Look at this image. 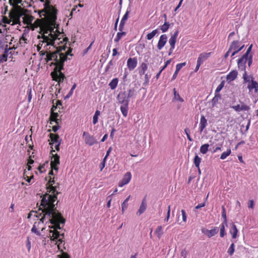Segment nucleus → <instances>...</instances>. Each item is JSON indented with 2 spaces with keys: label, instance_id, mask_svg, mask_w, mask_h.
Wrapping results in <instances>:
<instances>
[{
  "label": "nucleus",
  "instance_id": "nucleus-11",
  "mask_svg": "<svg viewBox=\"0 0 258 258\" xmlns=\"http://www.w3.org/2000/svg\"><path fill=\"white\" fill-rule=\"evenodd\" d=\"M131 10L130 8H128L125 14L123 16L121 20V21L120 22V24L119 25V28L118 30L119 31L122 32L123 31L124 28V26L125 23V21L128 19V14L130 13Z\"/></svg>",
  "mask_w": 258,
  "mask_h": 258
},
{
  "label": "nucleus",
  "instance_id": "nucleus-33",
  "mask_svg": "<svg viewBox=\"0 0 258 258\" xmlns=\"http://www.w3.org/2000/svg\"><path fill=\"white\" fill-rule=\"evenodd\" d=\"M201 160H202V159L200 157H199L198 155H196V156L194 158V163L195 166L198 169H199L200 164L201 162Z\"/></svg>",
  "mask_w": 258,
  "mask_h": 258
},
{
  "label": "nucleus",
  "instance_id": "nucleus-61",
  "mask_svg": "<svg viewBox=\"0 0 258 258\" xmlns=\"http://www.w3.org/2000/svg\"><path fill=\"white\" fill-rule=\"evenodd\" d=\"M248 54H249L245 53L240 58H243V60L245 61V62H246L248 59Z\"/></svg>",
  "mask_w": 258,
  "mask_h": 258
},
{
  "label": "nucleus",
  "instance_id": "nucleus-32",
  "mask_svg": "<svg viewBox=\"0 0 258 258\" xmlns=\"http://www.w3.org/2000/svg\"><path fill=\"white\" fill-rule=\"evenodd\" d=\"M209 145L208 144H205L202 145L200 147V152L203 154H205L208 151Z\"/></svg>",
  "mask_w": 258,
  "mask_h": 258
},
{
  "label": "nucleus",
  "instance_id": "nucleus-6",
  "mask_svg": "<svg viewBox=\"0 0 258 258\" xmlns=\"http://www.w3.org/2000/svg\"><path fill=\"white\" fill-rule=\"evenodd\" d=\"M84 142L87 145L91 146L95 144H97L98 141L93 136L90 135L88 133L84 132L83 134Z\"/></svg>",
  "mask_w": 258,
  "mask_h": 258
},
{
  "label": "nucleus",
  "instance_id": "nucleus-62",
  "mask_svg": "<svg viewBox=\"0 0 258 258\" xmlns=\"http://www.w3.org/2000/svg\"><path fill=\"white\" fill-rule=\"evenodd\" d=\"M98 116H93V124H95L97 123L98 122Z\"/></svg>",
  "mask_w": 258,
  "mask_h": 258
},
{
  "label": "nucleus",
  "instance_id": "nucleus-64",
  "mask_svg": "<svg viewBox=\"0 0 258 258\" xmlns=\"http://www.w3.org/2000/svg\"><path fill=\"white\" fill-rule=\"evenodd\" d=\"M59 128H60V126H59V125L53 126L52 127V131L54 132H56Z\"/></svg>",
  "mask_w": 258,
  "mask_h": 258
},
{
  "label": "nucleus",
  "instance_id": "nucleus-41",
  "mask_svg": "<svg viewBox=\"0 0 258 258\" xmlns=\"http://www.w3.org/2000/svg\"><path fill=\"white\" fill-rule=\"evenodd\" d=\"M7 32V29L6 26L4 25H0V37L4 36Z\"/></svg>",
  "mask_w": 258,
  "mask_h": 258
},
{
  "label": "nucleus",
  "instance_id": "nucleus-44",
  "mask_svg": "<svg viewBox=\"0 0 258 258\" xmlns=\"http://www.w3.org/2000/svg\"><path fill=\"white\" fill-rule=\"evenodd\" d=\"M235 245L233 243H231L229 248L228 249L227 252L229 253L230 255H232L234 253L235 250Z\"/></svg>",
  "mask_w": 258,
  "mask_h": 258
},
{
  "label": "nucleus",
  "instance_id": "nucleus-25",
  "mask_svg": "<svg viewBox=\"0 0 258 258\" xmlns=\"http://www.w3.org/2000/svg\"><path fill=\"white\" fill-rule=\"evenodd\" d=\"M237 72L236 70H233L227 75L226 78L228 81H232L234 80L237 76Z\"/></svg>",
  "mask_w": 258,
  "mask_h": 258
},
{
  "label": "nucleus",
  "instance_id": "nucleus-47",
  "mask_svg": "<svg viewBox=\"0 0 258 258\" xmlns=\"http://www.w3.org/2000/svg\"><path fill=\"white\" fill-rule=\"evenodd\" d=\"M220 236L223 237L226 235L225 227L223 225H220Z\"/></svg>",
  "mask_w": 258,
  "mask_h": 258
},
{
  "label": "nucleus",
  "instance_id": "nucleus-57",
  "mask_svg": "<svg viewBox=\"0 0 258 258\" xmlns=\"http://www.w3.org/2000/svg\"><path fill=\"white\" fill-rule=\"evenodd\" d=\"M106 158H104L102 162L101 163L100 165V170L102 171V169L104 168L105 165V162H106Z\"/></svg>",
  "mask_w": 258,
  "mask_h": 258
},
{
  "label": "nucleus",
  "instance_id": "nucleus-30",
  "mask_svg": "<svg viewBox=\"0 0 258 258\" xmlns=\"http://www.w3.org/2000/svg\"><path fill=\"white\" fill-rule=\"evenodd\" d=\"M8 56V50L6 48L4 53L0 55V63H3L6 61Z\"/></svg>",
  "mask_w": 258,
  "mask_h": 258
},
{
  "label": "nucleus",
  "instance_id": "nucleus-27",
  "mask_svg": "<svg viewBox=\"0 0 258 258\" xmlns=\"http://www.w3.org/2000/svg\"><path fill=\"white\" fill-rule=\"evenodd\" d=\"M246 62H245V61L243 60V58H240L238 60V67L239 70H241V71H243L244 72L246 71L245 70V63Z\"/></svg>",
  "mask_w": 258,
  "mask_h": 258
},
{
  "label": "nucleus",
  "instance_id": "nucleus-37",
  "mask_svg": "<svg viewBox=\"0 0 258 258\" xmlns=\"http://www.w3.org/2000/svg\"><path fill=\"white\" fill-rule=\"evenodd\" d=\"M173 93H174V99L177 101H179L181 102H183V99L180 97L179 94L177 92L176 89H173Z\"/></svg>",
  "mask_w": 258,
  "mask_h": 258
},
{
  "label": "nucleus",
  "instance_id": "nucleus-28",
  "mask_svg": "<svg viewBox=\"0 0 258 258\" xmlns=\"http://www.w3.org/2000/svg\"><path fill=\"white\" fill-rule=\"evenodd\" d=\"M118 83V79L116 78H114L109 83L108 85L111 90H114L117 87Z\"/></svg>",
  "mask_w": 258,
  "mask_h": 258
},
{
  "label": "nucleus",
  "instance_id": "nucleus-34",
  "mask_svg": "<svg viewBox=\"0 0 258 258\" xmlns=\"http://www.w3.org/2000/svg\"><path fill=\"white\" fill-rule=\"evenodd\" d=\"M155 233L157 235L158 238L160 239L163 233L162 227L161 226H158L155 231Z\"/></svg>",
  "mask_w": 258,
  "mask_h": 258
},
{
  "label": "nucleus",
  "instance_id": "nucleus-40",
  "mask_svg": "<svg viewBox=\"0 0 258 258\" xmlns=\"http://www.w3.org/2000/svg\"><path fill=\"white\" fill-rule=\"evenodd\" d=\"M220 99L221 95L218 93H215L214 97L212 100V105L214 106L218 102V100Z\"/></svg>",
  "mask_w": 258,
  "mask_h": 258
},
{
  "label": "nucleus",
  "instance_id": "nucleus-24",
  "mask_svg": "<svg viewBox=\"0 0 258 258\" xmlns=\"http://www.w3.org/2000/svg\"><path fill=\"white\" fill-rule=\"evenodd\" d=\"M49 136L51 139V141L52 143H49L50 145H52L53 144H57L58 142H61V140H59V137L57 134H50Z\"/></svg>",
  "mask_w": 258,
  "mask_h": 258
},
{
  "label": "nucleus",
  "instance_id": "nucleus-21",
  "mask_svg": "<svg viewBox=\"0 0 258 258\" xmlns=\"http://www.w3.org/2000/svg\"><path fill=\"white\" fill-rule=\"evenodd\" d=\"M50 119L51 121H54L56 124H58L60 121V119L57 118L58 114L57 112H53V108L50 110Z\"/></svg>",
  "mask_w": 258,
  "mask_h": 258
},
{
  "label": "nucleus",
  "instance_id": "nucleus-49",
  "mask_svg": "<svg viewBox=\"0 0 258 258\" xmlns=\"http://www.w3.org/2000/svg\"><path fill=\"white\" fill-rule=\"evenodd\" d=\"M32 89L31 88H28L27 90V95H28V101L30 102L32 99V94H31Z\"/></svg>",
  "mask_w": 258,
  "mask_h": 258
},
{
  "label": "nucleus",
  "instance_id": "nucleus-59",
  "mask_svg": "<svg viewBox=\"0 0 258 258\" xmlns=\"http://www.w3.org/2000/svg\"><path fill=\"white\" fill-rule=\"evenodd\" d=\"M248 208L253 209L254 207V202L253 200H250L249 201V203L248 205Z\"/></svg>",
  "mask_w": 258,
  "mask_h": 258
},
{
  "label": "nucleus",
  "instance_id": "nucleus-55",
  "mask_svg": "<svg viewBox=\"0 0 258 258\" xmlns=\"http://www.w3.org/2000/svg\"><path fill=\"white\" fill-rule=\"evenodd\" d=\"M187 253V251L185 249H183L181 251V256H182L183 258H186Z\"/></svg>",
  "mask_w": 258,
  "mask_h": 258
},
{
  "label": "nucleus",
  "instance_id": "nucleus-36",
  "mask_svg": "<svg viewBox=\"0 0 258 258\" xmlns=\"http://www.w3.org/2000/svg\"><path fill=\"white\" fill-rule=\"evenodd\" d=\"M170 24L167 21H165V22L163 25L161 26L160 29L162 30V32H165L167 31L169 28Z\"/></svg>",
  "mask_w": 258,
  "mask_h": 258
},
{
  "label": "nucleus",
  "instance_id": "nucleus-15",
  "mask_svg": "<svg viewBox=\"0 0 258 258\" xmlns=\"http://www.w3.org/2000/svg\"><path fill=\"white\" fill-rule=\"evenodd\" d=\"M247 88L248 89L249 93L251 92L253 90H254V92L255 93H257L258 92V83L256 81H252L250 84H248L247 86Z\"/></svg>",
  "mask_w": 258,
  "mask_h": 258
},
{
  "label": "nucleus",
  "instance_id": "nucleus-19",
  "mask_svg": "<svg viewBox=\"0 0 258 258\" xmlns=\"http://www.w3.org/2000/svg\"><path fill=\"white\" fill-rule=\"evenodd\" d=\"M211 52H203L201 53L198 58V61L203 64L211 55Z\"/></svg>",
  "mask_w": 258,
  "mask_h": 258
},
{
  "label": "nucleus",
  "instance_id": "nucleus-5",
  "mask_svg": "<svg viewBox=\"0 0 258 258\" xmlns=\"http://www.w3.org/2000/svg\"><path fill=\"white\" fill-rule=\"evenodd\" d=\"M53 230H50L49 233H52V235L49 234V237L51 241H56L57 240L60 243H61L63 241V238L64 236V233L60 234L57 231L58 228H52Z\"/></svg>",
  "mask_w": 258,
  "mask_h": 258
},
{
  "label": "nucleus",
  "instance_id": "nucleus-38",
  "mask_svg": "<svg viewBox=\"0 0 258 258\" xmlns=\"http://www.w3.org/2000/svg\"><path fill=\"white\" fill-rule=\"evenodd\" d=\"M141 70L139 71L140 74L141 75L146 74L145 72L148 69L147 64L145 62H143L141 64Z\"/></svg>",
  "mask_w": 258,
  "mask_h": 258
},
{
  "label": "nucleus",
  "instance_id": "nucleus-3",
  "mask_svg": "<svg viewBox=\"0 0 258 258\" xmlns=\"http://www.w3.org/2000/svg\"><path fill=\"white\" fill-rule=\"evenodd\" d=\"M39 54L42 57L45 56L44 59L47 62L53 61L50 64V66H55L53 71L51 73V77L58 83L62 82L66 77L61 71L64 70V62L67 60L66 56L60 53L58 50L53 52H46L42 50L39 51Z\"/></svg>",
  "mask_w": 258,
  "mask_h": 258
},
{
  "label": "nucleus",
  "instance_id": "nucleus-60",
  "mask_svg": "<svg viewBox=\"0 0 258 258\" xmlns=\"http://www.w3.org/2000/svg\"><path fill=\"white\" fill-rule=\"evenodd\" d=\"M58 51H59V53H60L63 54L64 55L66 56V57H67V59L68 58V56H68V55H70L71 56H72V55H73L71 53V51H72V49H71L67 52L66 54H64V53H63L61 52L59 50H58Z\"/></svg>",
  "mask_w": 258,
  "mask_h": 258
},
{
  "label": "nucleus",
  "instance_id": "nucleus-22",
  "mask_svg": "<svg viewBox=\"0 0 258 258\" xmlns=\"http://www.w3.org/2000/svg\"><path fill=\"white\" fill-rule=\"evenodd\" d=\"M147 208V204L146 202L145 198H144L142 202V203L140 206L139 209L137 213V214L140 215L143 214L146 210Z\"/></svg>",
  "mask_w": 258,
  "mask_h": 258
},
{
  "label": "nucleus",
  "instance_id": "nucleus-58",
  "mask_svg": "<svg viewBox=\"0 0 258 258\" xmlns=\"http://www.w3.org/2000/svg\"><path fill=\"white\" fill-rule=\"evenodd\" d=\"M131 197V196H129L122 203L121 206H126V207L127 208L128 204L127 202Z\"/></svg>",
  "mask_w": 258,
  "mask_h": 258
},
{
  "label": "nucleus",
  "instance_id": "nucleus-50",
  "mask_svg": "<svg viewBox=\"0 0 258 258\" xmlns=\"http://www.w3.org/2000/svg\"><path fill=\"white\" fill-rule=\"evenodd\" d=\"M31 231L32 233H34L38 236L41 235V233L40 232V231H38V229H37V228L35 227V226H33Z\"/></svg>",
  "mask_w": 258,
  "mask_h": 258
},
{
  "label": "nucleus",
  "instance_id": "nucleus-48",
  "mask_svg": "<svg viewBox=\"0 0 258 258\" xmlns=\"http://www.w3.org/2000/svg\"><path fill=\"white\" fill-rule=\"evenodd\" d=\"M184 133H185V134L187 136V139L190 142L192 141V139H191V138L190 137V136L189 135V134H190L189 129L187 127L185 128L184 129Z\"/></svg>",
  "mask_w": 258,
  "mask_h": 258
},
{
  "label": "nucleus",
  "instance_id": "nucleus-17",
  "mask_svg": "<svg viewBox=\"0 0 258 258\" xmlns=\"http://www.w3.org/2000/svg\"><path fill=\"white\" fill-rule=\"evenodd\" d=\"M243 84H250L254 80V78L252 75H248L246 71H245L242 75Z\"/></svg>",
  "mask_w": 258,
  "mask_h": 258
},
{
  "label": "nucleus",
  "instance_id": "nucleus-52",
  "mask_svg": "<svg viewBox=\"0 0 258 258\" xmlns=\"http://www.w3.org/2000/svg\"><path fill=\"white\" fill-rule=\"evenodd\" d=\"M150 77L148 75V74H145V82L143 83V86H147L149 82Z\"/></svg>",
  "mask_w": 258,
  "mask_h": 258
},
{
  "label": "nucleus",
  "instance_id": "nucleus-1",
  "mask_svg": "<svg viewBox=\"0 0 258 258\" xmlns=\"http://www.w3.org/2000/svg\"><path fill=\"white\" fill-rule=\"evenodd\" d=\"M56 12L57 10L52 6L48 5L44 9L40 11L39 15L41 17L42 16L44 17L47 16L49 19L45 22H42L39 19L35 21V23H38V25L40 27L41 31L43 32L41 37L43 39L41 46L44 43H46L44 46L43 50L46 52H51L48 51L50 49L48 46L54 45V41L58 36V35L56 34V30L54 31L56 25Z\"/></svg>",
  "mask_w": 258,
  "mask_h": 258
},
{
  "label": "nucleus",
  "instance_id": "nucleus-51",
  "mask_svg": "<svg viewBox=\"0 0 258 258\" xmlns=\"http://www.w3.org/2000/svg\"><path fill=\"white\" fill-rule=\"evenodd\" d=\"M135 91L134 89H129L128 91V94H127V98L129 99L134 95Z\"/></svg>",
  "mask_w": 258,
  "mask_h": 258
},
{
  "label": "nucleus",
  "instance_id": "nucleus-23",
  "mask_svg": "<svg viewBox=\"0 0 258 258\" xmlns=\"http://www.w3.org/2000/svg\"><path fill=\"white\" fill-rule=\"evenodd\" d=\"M207 125V120L205 118V117L202 115L201 117L200 122V132H202L204 129Z\"/></svg>",
  "mask_w": 258,
  "mask_h": 258
},
{
  "label": "nucleus",
  "instance_id": "nucleus-31",
  "mask_svg": "<svg viewBox=\"0 0 258 258\" xmlns=\"http://www.w3.org/2000/svg\"><path fill=\"white\" fill-rule=\"evenodd\" d=\"M239 47V41H233L229 47V51H231L232 50H237Z\"/></svg>",
  "mask_w": 258,
  "mask_h": 258
},
{
  "label": "nucleus",
  "instance_id": "nucleus-18",
  "mask_svg": "<svg viewBox=\"0 0 258 258\" xmlns=\"http://www.w3.org/2000/svg\"><path fill=\"white\" fill-rule=\"evenodd\" d=\"M178 31L176 30L174 33L171 36L169 40V43L170 44V47H172V48H175V43L176 42V39L178 34Z\"/></svg>",
  "mask_w": 258,
  "mask_h": 258
},
{
  "label": "nucleus",
  "instance_id": "nucleus-63",
  "mask_svg": "<svg viewBox=\"0 0 258 258\" xmlns=\"http://www.w3.org/2000/svg\"><path fill=\"white\" fill-rule=\"evenodd\" d=\"M111 151H112V148L110 147L109 148V149L107 151L106 154L105 156L104 157V158H106V159H107L108 156H109V155Z\"/></svg>",
  "mask_w": 258,
  "mask_h": 258
},
{
  "label": "nucleus",
  "instance_id": "nucleus-56",
  "mask_svg": "<svg viewBox=\"0 0 258 258\" xmlns=\"http://www.w3.org/2000/svg\"><path fill=\"white\" fill-rule=\"evenodd\" d=\"M181 212V214H182V220L183 222H186V212H185V210H182Z\"/></svg>",
  "mask_w": 258,
  "mask_h": 258
},
{
  "label": "nucleus",
  "instance_id": "nucleus-12",
  "mask_svg": "<svg viewBox=\"0 0 258 258\" xmlns=\"http://www.w3.org/2000/svg\"><path fill=\"white\" fill-rule=\"evenodd\" d=\"M231 107L237 112L248 111L250 109L249 106L244 104L243 102H241V105L238 104L237 105L232 106Z\"/></svg>",
  "mask_w": 258,
  "mask_h": 258
},
{
  "label": "nucleus",
  "instance_id": "nucleus-46",
  "mask_svg": "<svg viewBox=\"0 0 258 258\" xmlns=\"http://www.w3.org/2000/svg\"><path fill=\"white\" fill-rule=\"evenodd\" d=\"M224 84H225L224 81H222L221 82V83L217 87L216 91H215V93H218L224 87Z\"/></svg>",
  "mask_w": 258,
  "mask_h": 258
},
{
  "label": "nucleus",
  "instance_id": "nucleus-20",
  "mask_svg": "<svg viewBox=\"0 0 258 258\" xmlns=\"http://www.w3.org/2000/svg\"><path fill=\"white\" fill-rule=\"evenodd\" d=\"M26 12H25L24 14L22 17H23V22L26 24L29 25L32 23L34 18L32 16L26 14Z\"/></svg>",
  "mask_w": 258,
  "mask_h": 258
},
{
  "label": "nucleus",
  "instance_id": "nucleus-7",
  "mask_svg": "<svg viewBox=\"0 0 258 258\" xmlns=\"http://www.w3.org/2000/svg\"><path fill=\"white\" fill-rule=\"evenodd\" d=\"M52 150L51 151V153L52 155V157L51 158V160L50 162V166L51 168L54 169V170L57 171L58 168L57 167V165L59 164V156L55 154H53V152H55V150L53 149V148L51 147Z\"/></svg>",
  "mask_w": 258,
  "mask_h": 258
},
{
  "label": "nucleus",
  "instance_id": "nucleus-42",
  "mask_svg": "<svg viewBox=\"0 0 258 258\" xmlns=\"http://www.w3.org/2000/svg\"><path fill=\"white\" fill-rule=\"evenodd\" d=\"M158 32V30L157 29L153 30L152 32L147 34V39L148 40L152 39Z\"/></svg>",
  "mask_w": 258,
  "mask_h": 258
},
{
  "label": "nucleus",
  "instance_id": "nucleus-13",
  "mask_svg": "<svg viewBox=\"0 0 258 258\" xmlns=\"http://www.w3.org/2000/svg\"><path fill=\"white\" fill-rule=\"evenodd\" d=\"M137 58H129L127 61V66L130 71L133 70L137 67Z\"/></svg>",
  "mask_w": 258,
  "mask_h": 258
},
{
  "label": "nucleus",
  "instance_id": "nucleus-45",
  "mask_svg": "<svg viewBox=\"0 0 258 258\" xmlns=\"http://www.w3.org/2000/svg\"><path fill=\"white\" fill-rule=\"evenodd\" d=\"M113 64H114V62L113 61V60H110L105 68V72L107 73L108 71H109L110 70H111V67L113 65Z\"/></svg>",
  "mask_w": 258,
  "mask_h": 258
},
{
  "label": "nucleus",
  "instance_id": "nucleus-39",
  "mask_svg": "<svg viewBox=\"0 0 258 258\" xmlns=\"http://www.w3.org/2000/svg\"><path fill=\"white\" fill-rule=\"evenodd\" d=\"M231 153V149H228L226 152H223L220 156V159L222 160H224L226 159L229 155H230Z\"/></svg>",
  "mask_w": 258,
  "mask_h": 258
},
{
  "label": "nucleus",
  "instance_id": "nucleus-54",
  "mask_svg": "<svg viewBox=\"0 0 258 258\" xmlns=\"http://www.w3.org/2000/svg\"><path fill=\"white\" fill-rule=\"evenodd\" d=\"M58 258H70V255L67 252H62L58 255Z\"/></svg>",
  "mask_w": 258,
  "mask_h": 258
},
{
  "label": "nucleus",
  "instance_id": "nucleus-29",
  "mask_svg": "<svg viewBox=\"0 0 258 258\" xmlns=\"http://www.w3.org/2000/svg\"><path fill=\"white\" fill-rule=\"evenodd\" d=\"M128 104H122V105H121L120 106L121 112L122 115H123V116H124V117H126L127 115L128 109Z\"/></svg>",
  "mask_w": 258,
  "mask_h": 258
},
{
  "label": "nucleus",
  "instance_id": "nucleus-35",
  "mask_svg": "<svg viewBox=\"0 0 258 258\" xmlns=\"http://www.w3.org/2000/svg\"><path fill=\"white\" fill-rule=\"evenodd\" d=\"M125 35H126V32H123V31H122V32L120 31L119 32H118L117 33L116 38L114 39V41L115 42H118L121 39V38L123 36H124Z\"/></svg>",
  "mask_w": 258,
  "mask_h": 258
},
{
  "label": "nucleus",
  "instance_id": "nucleus-14",
  "mask_svg": "<svg viewBox=\"0 0 258 258\" xmlns=\"http://www.w3.org/2000/svg\"><path fill=\"white\" fill-rule=\"evenodd\" d=\"M167 41V36L166 34L161 35L160 37L157 44V48L159 50H161L164 46Z\"/></svg>",
  "mask_w": 258,
  "mask_h": 258
},
{
  "label": "nucleus",
  "instance_id": "nucleus-2",
  "mask_svg": "<svg viewBox=\"0 0 258 258\" xmlns=\"http://www.w3.org/2000/svg\"><path fill=\"white\" fill-rule=\"evenodd\" d=\"M56 199V197L48 195H46L45 197L42 199L41 206L42 207V209L40 208L39 211H41L39 216L43 214V216L39 221L35 222L33 224L37 229L41 228L40 225L43 223L44 220L46 219H47L48 221L51 224V226H49L50 228L62 229L63 227L66 220L57 210L56 207H54L53 203Z\"/></svg>",
  "mask_w": 258,
  "mask_h": 258
},
{
  "label": "nucleus",
  "instance_id": "nucleus-10",
  "mask_svg": "<svg viewBox=\"0 0 258 258\" xmlns=\"http://www.w3.org/2000/svg\"><path fill=\"white\" fill-rule=\"evenodd\" d=\"M202 232L206 235L208 237L210 238L215 235L218 232V228L217 227H214L211 230H208L206 228L202 229Z\"/></svg>",
  "mask_w": 258,
  "mask_h": 258
},
{
  "label": "nucleus",
  "instance_id": "nucleus-16",
  "mask_svg": "<svg viewBox=\"0 0 258 258\" xmlns=\"http://www.w3.org/2000/svg\"><path fill=\"white\" fill-rule=\"evenodd\" d=\"M132 178V174L131 172H126L121 181V182L119 184V186H122L123 185L127 184L131 180Z\"/></svg>",
  "mask_w": 258,
  "mask_h": 258
},
{
  "label": "nucleus",
  "instance_id": "nucleus-26",
  "mask_svg": "<svg viewBox=\"0 0 258 258\" xmlns=\"http://www.w3.org/2000/svg\"><path fill=\"white\" fill-rule=\"evenodd\" d=\"M237 232L238 230L237 229L236 225L232 223L231 225V228L230 230V233L232 235V237L234 239L237 237Z\"/></svg>",
  "mask_w": 258,
  "mask_h": 258
},
{
  "label": "nucleus",
  "instance_id": "nucleus-4",
  "mask_svg": "<svg viewBox=\"0 0 258 258\" xmlns=\"http://www.w3.org/2000/svg\"><path fill=\"white\" fill-rule=\"evenodd\" d=\"M9 3L12 6V8L9 12V16L15 24L20 23V17L24 14L26 10L24 9L18 4H21L25 7L22 3V0H9Z\"/></svg>",
  "mask_w": 258,
  "mask_h": 258
},
{
  "label": "nucleus",
  "instance_id": "nucleus-53",
  "mask_svg": "<svg viewBox=\"0 0 258 258\" xmlns=\"http://www.w3.org/2000/svg\"><path fill=\"white\" fill-rule=\"evenodd\" d=\"M222 217L224 219H227L226 217V209L224 206H222Z\"/></svg>",
  "mask_w": 258,
  "mask_h": 258
},
{
  "label": "nucleus",
  "instance_id": "nucleus-8",
  "mask_svg": "<svg viewBox=\"0 0 258 258\" xmlns=\"http://www.w3.org/2000/svg\"><path fill=\"white\" fill-rule=\"evenodd\" d=\"M117 99L118 102L122 104H128L130 102V100L127 98V94L125 91L119 92L117 96Z\"/></svg>",
  "mask_w": 258,
  "mask_h": 258
},
{
  "label": "nucleus",
  "instance_id": "nucleus-9",
  "mask_svg": "<svg viewBox=\"0 0 258 258\" xmlns=\"http://www.w3.org/2000/svg\"><path fill=\"white\" fill-rule=\"evenodd\" d=\"M48 188H50V190L49 191H48L49 192H52V195H50L48 193H46L44 195H43V197H42V199L44 197H45V196L46 195H48V196H52V197H56V199H55V200L54 201V202H53V205L54 206V207H55V205H57L58 202H56V204H54V202L56 201V200H57V195H58L59 194V192H58L57 191H56V186H54L52 185V184H51L48 187H47V189H48Z\"/></svg>",
  "mask_w": 258,
  "mask_h": 258
},
{
  "label": "nucleus",
  "instance_id": "nucleus-43",
  "mask_svg": "<svg viewBox=\"0 0 258 258\" xmlns=\"http://www.w3.org/2000/svg\"><path fill=\"white\" fill-rule=\"evenodd\" d=\"M77 86V85L75 83L72 88L71 89L70 91L68 93V94L65 96L64 99H68L73 94L74 89L76 88Z\"/></svg>",
  "mask_w": 258,
  "mask_h": 258
}]
</instances>
